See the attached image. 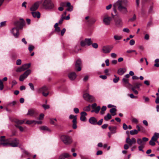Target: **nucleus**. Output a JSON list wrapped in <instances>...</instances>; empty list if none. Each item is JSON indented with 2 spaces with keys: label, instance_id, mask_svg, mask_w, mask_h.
I'll return each mask as SVG.
<instances>
[{
  "label": "nucleus",
  "instance_id": "obj_1",
  "mask_svg": "<svg viewBox=\"0 0 159 159\" xmlns=\"http://www.w3.org/2000/svg\"><path fill=\"white\" fill-rule=\"evenodd\" d=\"M128 4L127 0H118L113 6L115 7H117L118 10L121 13L125 14L128 12L127 7Z\"/></svg>",
  "mask_w": 159,
  "mask_h": 159
},
{
  "label": "nucleus",
  "instance_id": "obj_2",
  "mask_svg": "<svg viewBox=\"0 0 159 159\" xmlns=\"http://www.w3.org/2000/svg\"><path fill=\"white\" fill-rule=\"evenodd\" d=\"M43 8L46 10H52L54 9L55 5L52 0H41Z\"/></svg>",
  "mask_w": 159,
  "mask_h": 159
},
{
  "label": "nucleus",
  "instance_id": "obj_3",
  "mask_svg": "<svg viewBox=\"0 0 159 159\" xmlns=\"http://www.w3.org/2000/svg\"><path fill=\"white\" fill-rule=\"evenodd\" d=\"M7 146H11L13 147H17L19 143V140L16 138L14 139H7Z\"/></svg>",
  "mask_w": 159,
  "mask_h": 159
},
{
  "label": "nucleus",
  "instance_id": "obj_4",
  "mask_svg": "<svg viewBox=\"0 0 159 159\" xmlns=\"http://www.w3.org/2000/svg\"><path fill=\"white\" fill-rule=\"evenodd\" d=\"M61 139L66 145L70 144L72 142V139L68 135H63L61 137Z\"/></svg>",
  "mask_w": 159,
  "mask_h": 159
},
{
  "label": "nucleus",
  "instance_id": "obj_5",
  "mask_svg": "<svg viewBox=\"0 0 159 159\" xmlns=\"http://www.w3.org/2000/svg\"><path fill=\"white\" fill-rule=\"evenodd\" d=\"M112 20V17L109 16L107 14H104L103 22L106 25H110L111 21Z\"/></svg>",
  "mask_w": 159,
  "mask_h": 159
},
{
  "label": "nucleus",
  "instance_id": "obj_6",
  "mask_svg": "<svg viewBox=\"0 0 159 159\" xmlns=\"http://www.w3.org/2000/svg\"><path fill=\"white\" fill-rule=\"evenodd\" d=\"M25 22L22 19H20V20L16 21L15 22L14 25L17 28L21 29L25 25Z\"/></svg>",
  "mask_w": 159,
  "mask_h": 159
},
{
  "label": "nucleus",
  "instance_id": "obj_7",
  "mask_svg": "<svg viewBox=\"0 0 159 159\" xmlns=\"http://www.w3.org/2000/svg\"><path fill=\"white\" fill-rule=\"evenodd\" d=\"M41 4V2L40 1H38L35 2L30 8V11H36L38 8Z\"/></svg>",
  "mask_w": 159,
  "mask_h": 159
},
{
  "label": "nucleus",
  "instance_id": "obj_8",
  "mask_svg": "<svg viewBox=\"0 0 159 159\" xmlns=\"http://www.w3.org/2000/svg\"><path fill=\"white\" fill-rule=\"evenodd\" d=\"M84 99L89 102H92L95 101V98L93 96L88 93H84L83 95Z\"/></svg>",
  "mask_w": 159,
  "mask_h": 159
},
{
  "label": "nucleus",
  "instance_id": "obj_9",
  "mask_svg": "<svg viewBox=\"0 0 159 159\" xmlns=\"http://www.w3.org/2000/svg\"><path fill=\"white\" fill-rule=\"evenodd\" d=\"M31 71L30 70H28L26 71L23 74L20 75L19 78V80L21 81H23L24 79L26 78L28 75L31 73Z\"/></svg>",
  "mask_w": 159,
  "mask_h": 159
},
{
  "label": "nucleus",
  "instance_id": "obj_10",
  "mask_svg": "<svg viewBox=\"0 0 159 159\" xmlns=\"http://www.w3.org/2000/svg\"><path fill=\"white\" fill-rule=\"evenodd\" d=\"M92 43L91 39H86L84 41H82L80 42V45L81 46L84 47L86 45L88 46L90 45Z\"/></svg>",
  "mask_w": 159,
  "mask_h": 159
},
{
  "label": "nucleus",
  "instance_id": "obj_11",
  "mask_svg": "<svg viewBox=\"0 0 159 159\" xmlns=\"http://www.w3.org/2000/svg\"><path fill=\"white\" fill-rule=\"evenodd\" d=\"M69 119H73L72 121L73 122L72 127L74 129H76L77 128V116L70 115L69 116Z\"/></svg>",
  "mask_w": 159,
  "mask_h": 159
},
{
  "label": "nucleus",
  "instance_id": "obj_12",
  "mask_svg": "<svg viewBox=\"0 0 159 159\" xmlns=\"http://www.w3.org/2000/svg\"><path fill=\"white\" fill-rule=\"evenodd\" d=\"M125 142L126 143L130 146L136 143V140L134 138H132L130 139L129 137H127L126 139Z\"/></svg>",
  "mask_w": 159,
  "mask_h": 159
},
{
  "label": "nucleus",
  "instance_id": "obj_13",
  "mask_svg": "<svg viewBox=\"0 0 159 159\" xmlns=\"http://www.w3.org/2000/svg\"><path fill=\"white\" fill-rule=\"evenodd\" d=\"M11 33L13 34L14 36L17 38L19 35V30L17 28H13L11 30Z\"/></svg>",
  "mask_w": 159,
  "mask_h": 159
},
{
  "label": "nucleus",
  "instance_id": "obj_14",
  "mask_svg": "<svg viewBox=\"0 0 159 159\" xmlns=\"http://www.w3.org/2000/svg\"><path fill=\"white\" fill-rule=\"evenodd\" d=\"M82 65V62L81 60L80 59H78L75 64V67L78 71H80L81 70V66Z\"/></svg>",
  "mask_w": 159,
  "mask_h": 159
},
{
  "label": "nucleus",
  "instance_id": "obj_15",
  "mask_svg": "<svg viewBox=\"0 0 159 159\" xmlns=\"http://www.w3.org/2000/svg\"><path fill=\"white\" fill-rule=\"evenodd\" d=\"M115 25L117 27H120L122 26L123 22L122 20L120 18H118L115 20Z\"/></svg>",
  "mask_w": 159,
  "mask_h": 159
},
{
  "label": "nucleus",
  "instance_id": "obj_16",
  "mask_svg": "<svg viewBox=\"0 0 159 159\" xmlns=\"http://www.w3.org/2000/svg\"><path fill=\"white\" fill-rule=\"evenodd\" d=\"M1 144L3 146H7V139H5V136H1L0 137Z\"/></svg>",
  "mask_w": 159,
  "mask_h": 159
},
{
  "label": "nucleus",
  "instance_id": "obj_17",
  "mask_svg": "<svg viewBox=\"0 0 159 159\" xmlns=\"http://www.w3.org/2000/svg\"><path fill=\"white\" fill-rule=\"evenodd\" d=\"M112 48H111L109 46H104L102 48V51L104 53H108L111 51Z\"/></svg>",
  "mask_w": 159,
  "mask_h": 159
},
{
  "label": "nucleus",
  "instance_id": "obj_18",
  "mask_svg": "<svg viewBox=\"0 0 159 159\" xmlns=\"http://www.w3.org/2000/svg\"><path fill=\"white\" fill-rule=\"evenodd\" d=\"M37 113V112L36 110L33 109H30L28 110L27 115L32 116Z\"/></svg>",
  "mask_w": 159,
  "mask_h": 159
},
{
  "label": "nucleus",
  "instance_id": "obj_19",
  "mask_svg": "<svg viewBox=\"0 0 159 159\" xmlns=\"http://www.w3.org/2000/svg\"><path fill=\"white\" fill-rule=\"evenodd\" d=\"M129 80L128 79H126L124 77L122 80V82L123 83L125 86H127L128 85L129 87H131L132 86L129 82Z\"/></svg>",
  "mask_w": 159,
  "mask_h": 159
},
{
  "label": "nucleus",
  "instance_id": "obj_20",
  "mask_svg": "<svg viewBox=\"0 0 159 159\" xmlns=\"http://www.w3.org/2000/svg\"><path fill=\"white\" fill-rule=\"evenodd\" d=\"M108 129L112 134H115L116 133L117 127L115 126H109Z\"/></svg>",
  "mask_w": 159,
  "mask_h": 159
},
{
  "label": "nucleus",
  "instance_id": "obj_21",
  "mask_svg": "<svg viewBox=\"0 0 159 159\" xmlns=\"http://www.w3.org/2000/svg\"><path fill=\"white\" fill-rule=\"evenodd\" d=\"M32 15L33 17L34 18H39L40 17V14L39 11H32Z\"/></svg>",
  "mask_w": 159,
  "mask_h": 159
},
{
  "label": "nucleus",
  "instance_id": "obj_22",
  "mask_svg": "<svg viewBox=\"0 0 159 159\" xmlns=\"http://www.w3.org/2000/svg\"><path fill=\"white\" fill-rule=\"evenodd\" d=\"M70 156L68 153H65L61 155L59 157L58 159H65L66 158L69 157Z\"/></svg>",
  "mask_w": 159,
  "mask_h": 159
},
{
  "label": "nucleus",
  "instance_id": "obj_23",
  "mask_svg": "<svg viewBox=\"0 0 159 159\" xmlns=\"http://www.w3.org/2000/svg\"><path fill=\"white\" fill-rule=\"evenodd\" d=\"M80 120L82 121H85L86 120L85 116L87 115V113L85 111H83L80 113Z\"/></svg>",
  "mask_w": 159,
  "mask_h": 159
},
{
  "label": "nucleus",
  "instance_id": "obj_24",
  "mask_svg": "<svg viewBox=\"0 0 159 159\" xmlns=\"http://www.w3.org/2000/svg\"><path fill=\"white\" fill-rule=\"evenodd\" d=\"M126 70L125 68H120L117 70V73L119 75H122L126 71Z\"/></svg>",
  "mask_w": 159,
  "mask_h": 159
},
{
  "label": "nucleus",
  "instance_id": "obj_25",
  "mask_svg": "<svg viewBox=\"0 0 159 159\" xmlns=\"http://www.w3.org/2000/svg\"><path fill=\"white\" fill-rule=\"evenodd\" d=\"M89 121L90 123L92 125H97V120L96 118L94 117H91L89 120Z\"/></svg>",
  "mask_w": 159,
  "mask_h": 159
},
{
  "label": "nucleus",
  "instance_id": "obj_26",
  "mask_svg": "<svg viewBox=\"0 0 159 159\" xmlns=\"http://www.w3.org/2000/svg\"><path fill=\"white\" fill-rule=\"evenodd\" d=\"M68 77L71 80H73L76 78V75L75 72H72L68 75Z\"/></svg>",
  "mask_w": 159,
  "mask_h": 159
},
{
  "label": "nucleus",
  "instance_id": "obj_27",
  "mask_svg": "<svg viewBox=\"0 0 159 159\" xmlns=\"http://www.w3.org/2000/svg\"><path fill=\"white\" fill-rule=\"evenodd\" d=\"M66 7H68V8L66 9V10L67 11H73V7L71 5V4L70 2H67Z\"/></svg>",
  "mask_w": 159,
  "mask_h": 159
},
{
  "label": "nucleus",
  "instance_id": "obj_28",
  "mask_svg": "<svg viewBox=\"0 0 159 159\" xmlns=\"http://www.w3.org/2000/svg\"><path fill=\"white\" fill-rule=\"evenodd\" d=\"M48 90V89L47 87L45 86H43V87L40 88L38 92L39 93H43V92H46Z\"/></svg>",
  "mask_w": 159,
  "mask_h": 159
},
{
  "label": "nucleus",
  "instance_id": "obj_29",
  "mask_svg": "<svg viewBox=\"0 0 159 159\" xmlns=\"http://www.w3.org/2000/svg\"><path fill=\"white\" fill-rule=\"evenodd\" d=\"M159 138V133H155L152 138L151 139L153 141H157V139Z\"/></svg>",
  "mask_w": 159,
  "mask_h": 159
},
{
  "label": "nucleus",
  "instance_id": "obj_30",
  "mask_svg": "<svg viewBox=\"0 0 159 159\" xmlns=\"http://www.w3.org/2000/svg\"><path fill=\"white\" fill-rule=\"evenodd\" d=\"M134 85V86L133 87H134L135 88H137L138 89H139L140 87L142 86V84L140 82H137L135 83H134L133 84Z\"/></svg>",
  "mask_w": 159,
  "mask_h": 159
},
{
  "label": "nucleus",
  "instance_id": "obj_31",
  "mask_svg": "<svg viewBox=\"0 0 159 159\" xmlns=\"http://www.w3.org/2000/svg\"><path fill=\"white\" fill-rule=\"evenodd\" d=\"M137 143L139 145H145V143L143 142V140L140 139H137Z\"/></svg>",
  "mask_w": 159,
  "mask_h": 159
},
{
  "label": "nucleus",
  "instance_id": "obj_32",
  "mask_svg": "<svg viewBox=\"0 0 159 159\" xmlns=\"http://www.w3.org/2000/svg\"><path fill=\"white\" fill-rule=\"evenodd\" d=\"M116 109L115 108H112L110 109V112L112 114L113 116H115L116 115Z\"/></svg>",
  "mask_w": 159,
  "mask_h": 159
},
{
  "label": "nucleus",
  "instance_id": "obj_33",
  "mask_svg": "<svg viewBox=\"0 0 159 159\" xmlns=\"http://www.w3.org/2000/svg\"><path fill=\"white\" fill-rule=\"evenodd\" d=\"M111 115L109 113L107 114V115L104 117V120L106 121L108 120L111 119Z\"/></svg>",
  "mask_w": 159,
  "mask_h": 159
},
{
  "label": "nucleus",
  "instance_id": "obj_34",
  "mask_svg": "<svg viewBox=\"0 0 159 159\" xmlns=\"http://www.w3.org/2000/svg\"><path fill=\"white\" fill-rule=\"evenodd\" d=\"M30 64L28 63L25 64L24 65H22V66L23 68H24V70H25L26 69H27L28 68H29L30 67Z\"/></svg>",
  "mask_w": 159,
  "mask_h": 159
},
{
  "label": "nucleus",
  "instance_id": "obj_35",
  "mask_svg": "<svg viewBox=\"0 0 159 159\" xmlns=\"http://www.w3.org/2000/svg\"><path fill=\"white\" fill-rule=\"evenodd\" d=\"M96 20H97L96 19L94 18H92L91 19L88 21L89 22V24H94L96 22Z\"/></svg>",
  "mask_w": 159,
  "mask_h": 159
},
{
  "label": "nucleus",
  "instance_id": "obj_36",
  "mask_svg": "<svg viewBox=\"0 0 159 159\" xmlns=\"http://www.w3.org/2000/svg\"><path fill=\"white\" fill-rule=\"evenodd\" d=\"M122 38V37L121 36H119L117 35H115L114 36V39L116 40H120Z\"/></svg>",
  "mask_w": 159,
  "mask_h": 159
},
{
  "label": "nucleus",
  "instance_id": "obj_37",
  "mask_svg": "<svg viewBox=\"0 0 159 159\" xmlns=\"http://www.w3.org/2000/svg\"><path fill=\"white\" fill-rule=\"evenodd\" d=\"M138 133V131L136 129L132 130L130 131V134L131 135L136 134Z\"/></svg>",
  "mask_w": 159,
  "mask_h": 159
},
{
  "label": "nucleus",
  "instance_id": "obj_38",
  "mask_svg": "<svg viewBox=\"0 0 159 159\" xmlns=\"http://www.w3.org/2000/svg\"><path fill=\"white\" fill-rule=\"evenodd\" d=\"M107 109L106 107L105 106H103L101 108V111L100 112V114L101 115H103L104 113V111Z\"/></svg>",
  "mask_w": 159,
  "mask_h": 159
},
{
  "label": "nucleus",
  "instance_id": "obj_39",
  "mask_svg": "<svg viewBox=\"0 0 159 159\" xmlns=\"http://www.w3.org/2000/svg\"><path fill=\"white\" fill-rule=\"evenodd\" d=\"M83 110L85 111H89L90 110V106L89 105L88 106L84 107L83 108Z\"/></svg>",
  "mask_w": 159,
  "mask_h": 159
},
{
  "label": "nucleus",
  "instance_id": "obj_40",
  "mask_svg": "<svg viewBox=\"0 0 159 159\" xmlns=\"http://www.w3.org/2000/svg\"><path fill=\"white\" fill-rule=\"evenodd\" d=\"M35 122V121L34 120H28L26 121L25 123L29 125H30L32 124H34Z\"/></svg>",
  "mask_w": 159,
  "mask_h": 159
},
{
  "label": "nucleus",
  "instance_id": "obj_41",
  "mask_svg": "<svg viewBox=\"0 0 159 159\" xmlns=\"http://www.w3.org/2000/svg\"><path fill=\"white\" fill-rule=\"evenodd\" d=\"M24 70H25L22 66L20 67H18L16 70V71L17 72H20Z\"/></svg>",
  "mask_w": 159,
  "mask_h": 159
},
{
  "label": "nucleus",
  "instance_id": "obj_42",
  "mask_svg": "<svg viewBox=\"0 0 159 159\" xmlns=\"http://www.w3.org/2000/svg\"><path fill=\"white\" fill-rule=\"evenodd\" d=\"M94 111L96 113H98L99 110H100L101 107L100 106H98L94 108Z\"/></svg>",
  "mask_w": 159,
  "mask_h": 159
},
{
  "label": "nucleus",
  "instance_id": "obj_43",
  "mask_svg": "<svg viewBox=\"0 0 159 159\" xmlns=\"http://www.w3.org/2000/svg\"><path fill=\"white\" fill-rule=\"evenodd\" d=\"M15 122L17 124H22L24 122V121L23 120H16L15 121Z\"/></svg>",
  "mask_w": 159,
  "mask_h": 159
},
{
  "label": "nucleus",
  "instance_id": "obj_44",
  "mask_svg": "<svg viewBox=\"0 0 159 159\" xmlns=\"http://www.w3.org/2000/svg\"><path fill=\"white\" fill-rule=\"evenodd\" d=\"M136 16L135 14H134L133 15V16L132 18H130L129 20L128 21L132 22V21H134V20H136Z\"/></svg>",
  "mask_w": 159,
  "mask_h": 159
},
{
  "label": "nucleus",
  "instance_id": "obj_45",
  "mask_svg": "<svg viewBox=\"0 0 159 159\" xmlns=\"http://www.w3.org/2000/svg\"><path fill=\"white\" fill-rule=\"evenodd\" d=\"M15 126L17 128H19V129H20V131H21V132H22L23 131L24 128L22 127L21 126H20L18 125H15Z\"/></svg>",
  "mask_w": 159,
  "mask_h": 159
},
{
  "label": "nucleus",
  "instance_id": "obj_46",
  "mask_svg": "<svg viewBox=\"0 0 159 159\" xmlns=\"http://www.w3.org/2000/svg\"><path fill=\"white\" fill-rule=\"evenodd\" d=\"M144 147V145H139L138 147L139 150V151H142L143 152L144 151L143 150V148Z\"/></svg>",
  "mask_w": 159,
  "mask_h": 159
},
{
  "label": "nucleus",
  "instance_id": "obj_47",
  "mask_svg": "<svg viewBox=\"0 0 159 159\" xmlns=\"http://www.w3.org/2000/svg\"><path fill=\"white\" fill-rule=\"evenodd\" d=\"M156 141H153V140L151 139L149 142V144L151 146H154L155 145V143L154 142Z\"/></svg>",
  "mask_w": 159,
  "mask_h": 159
},
{
  "label": "nucleus",
  "instance_id": "obj_48",
  "mask_svg": "<svg viewBox=\"0 0 159 159\" xmlns=\"http://www.w3.org/2000/svg\"><path fill=\"white\" fill-rule=\"evenodd\" d=\"M66 3L67 2H62L60 3V5L61 6L63 7L65 6L66 7Z\"/></svg>",
  "mask_w": 159,
  "mask_h": 159
},
{
  "label": "nucleus",
  "instance_id": "obj_49",
  "mask_svg": "<svg viewBox=\"0 0 159 159\" xmlns=\"http://www.w3.org/2000/svg\"><path fill=\"white\" fill-rule=\"evenodd\" d=\"M135 89V88L134 87H132L131 88V89L135 94H138V92Z\"/></svg>",
  "mask_w": 159,
  "mask_h": 159
},
{
  "label": "nucleus",
  "instance_id": "obj_50",
  "mask_svg": "<svg viewBox=\"0 0 159 159\" xmlns=\"http://www.w3.org/2000/svg\"><path fill=\"white\" fill-rule=\"evenodd\" d=\"M34 48V47L33 46H32L31 45H30L29 47V50L30 52H31L32 50H33V49Z\"/></svg>",
  "mask_w": 159,
  "mask_h": 159
},
{
  "label": "nucleus",
  "instance_id": "obj_51",
  "mask_svg": "<svg viewBox=\"0 0 159 159\" xmlns=\"http://www.w3.org/2000/svg\"><path fill=\"white\" fill-rule=\"evenodd\" d=\"M16 101H13L11 102H10L9 103H8V105L10 106H13L14 105H15V104H16Z\"/></svg>",
  "mask_w": 159,
  "mask_h": 159
},
{
  "label": "nucleus",
  "instance_id": "obj_52",
  "mask_svg": "<svg viewBox=\"0 0 159 159\" xmlns=\"http://www.w3.org/2000/svg\"><path fill=\"white\" fill-rule=\"evenodd\" d=\"M29 85L30 86V87L31 90H34V86L32 83H30L29 84Z\"/></svg>",
  "mask_w": 159,
  "mask_h": 159
},
{
  "label": "nucleus",
  "instance_id": "obj_53",
  "mask_svg": "<svg viewBox=\"0 0 159 159\" xmlns=\"http://www.w3.org/2000/svg\"><path fill=\"white\" fill-rule=\"evenodd\" d=\"M3 88V83L1 80H0V90H2Z\"/></svg>",
  "mask_w": 159,
  "mask_h": 159
},
{
  "label": "nucleus",
  "instance_id": "obj_54",
  "mask_svg": "<svg viewBox=\"0 0 159 159\" xmlns=\"http://www.w3.org/2000/svg\"><path fill=\"white\" fill-rule=\"evenodd\" d=\"M135 41L134 39H132L129 41V44L130 45H133L135 43Z\"/></svg>",
  "mask_w": 159,
  "mask_h": 159
},
{
  "label": "nucleus",
  "instance_id": "obj_55",
  "mask_svg": "<svg viewBox=\"0 0 159 159\" xmlns=\"http://www.w3.org/2000/svg\"><path fill=\"white\" fill-rule=\"evenodd\" d=\"M104 73L107 75H110V74L109 73V70L108 69L105 70L104 71Z\"/></svg>",
  "mask_w": 159,
  "mask_h": 159
},
{
  "label": "nucleus",
  "instance_id": "obj_56",
  "mask_svg": "<svg viewBox=\"0 0 159 159\" xmlns=\"http://www.w3.org/2000/svg\"><path fill=\"white\" fill-rule=\"evenodd\" d=\"M65 19V17L63 16V15H62V16L61 18L59 20V24H61L63 22V20Z\"/></svg>",
  "mask_w": 159,
  "mask_h": 159
},
{
  "label": "nucleus",
  "instance_id": "obj_57",
  "mask_svg": "<svg viewBox=\"0 0 159 159\" xmlns=\"http://www.w3.org/2000/svg\"><path fill=\"white\" fill-rule=\"evenodd\" d=\"M119 80V77H116V78H114L113 79V81L115 83H117Z\"/></svg>",
  "mask_w": 159,
  "mask_h": 159
},
{
  "label": "nucleus",
  "instance_id": "obj_58",
  "mask_svg": "<svg viewBox=\"0 0 159 159\" xmlns=\"http://www.w3.org/2000/svg\"><path fill=\"white\" fill-rule=\"evenodd\" d=\"M91 44H92V47L95 48H98V46L97 43H94L93 44L92 43Z\"/></svg>",
  "mask_w": 159,
  "mask_h": 159
},
{
  "label": "nucleus",
  "instance_id": "obj_59",
  "mask_svg": "<svg viewBox=\"0 0 159 159\" xmlns=\"http://www.w3.org/2000/svg\"><path fill=\"white\" fill-rule=\"evenodd\" d=\"M103 120V119H101L98 122H97V124L99 125H101L102 123Z\"/></svg>",
  "mask_w": 159,
  "mask_h": 159
},
{
  "label": "nucleus",
  "instance_id": "obj_60",
  "mask_svg": "<svg viewBox=\"0 0 159 159\" xmlns=\"http://www.w3.org/2000/svg\"><path fill=\"white\" fill-rule=\"evenodd\" d=\"M40 129L43 130H48V127L46 126H43L40 127Z\"/></svg>",
  "mask_w": 159,
  "mask_h": 159
},
{
  "label": "nucleus",
  "instance_id": "obj_61",
  "mask_svg": "<svg viewBox=\"0 0 159 159\" xmlns=\"http://www.w3.org/2000/svg\"><path fill=\"white\" fill-rule=\"evenodd\" d=\"M21 63V61L20 59H19L17 60L16 62V64L17 65H20Z\"/></svg>",
  "mask_w": 159,
  "mask_h": 159
},
{
  "label": "nucleus",
  "instance_id": "obj_62",
  "mask_svg": "<svg viewBox=\"0 0 159 159\" xmlns=\"http://www.w3.org/2000/svg\"><path fill=\"white\" fill-rule=\"evenodd\" d=\"M42 107L45 110L49 108V106L48 105H43Z\"/></svg>",
  "mask_w": 159,
  "mask_h": 159
},
{
  "label": "nucleus",
  "instance_id": "obj_63",
  "mask_svg": "<svg viewBox=\"0 0 159 159\" xmlns=\"http://www.w3.org/2000/svg\"><path fill=\"white\" fill-rule=\"evenodd\" d=\"M66 31V29L65 28H63L61 31V36L63 35L64 34Z\"/></svg>",
  "mask_w": 159,
  "mask_h": 159
},
{
  "label": "nucleus",
  "instance_id": "obj_64",
  "mask_svg": "<svg viewBox=\"0 0 159 159\" xmlns=\"http://www.w3.org/2000/svg\"><path fill=\"white\" fill-rule=\"evenodd\" d=\"M123 128L124 130H125L128 129V127L124 123L123 125Z\"/></svg>",
  "mask_w": 159,
  "mask_h": 159
}]
</instances>
